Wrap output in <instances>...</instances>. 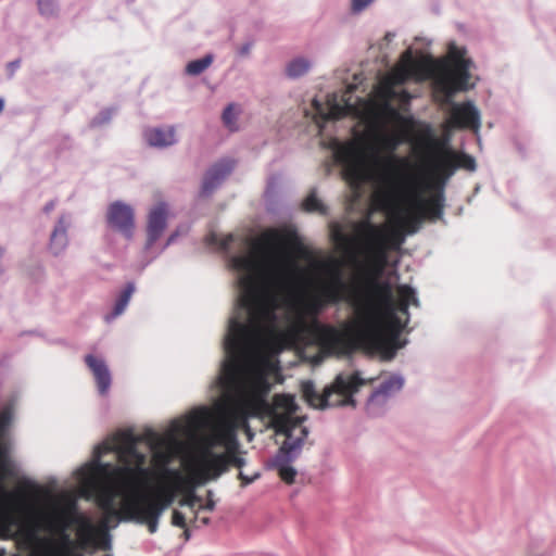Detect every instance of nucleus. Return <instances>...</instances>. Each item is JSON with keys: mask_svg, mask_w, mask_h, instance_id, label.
<instances>
[{"mask_svg": "<svg viewBox=\"0 0 556 556\" xmlns=\"http://www.w3.org/2000/svg\"><path fill=\"white\" fill-rule=\"evenodd\" d=\"M282 248L299 250L300 238L294 229L269 228L263 231L251 244L249 254L231 258L237 270L262 276L260 286L253 276L241 279L243 295L240 303L248 309L249 323L233 317L229 321L225 338L226 361L223 364L220 382L225 388L235 387L241 375V359L255 332L263 326L276 321L278 294L276 289L282 288L290 274V266L278 257Z\"/></svg>", "mask_w": 556, "mask_h": 556, "instance_id": "nucleus-1", "label": "nucleus"}, {"mask_svg": "<svg viewBox=\"0 0 556 556\" xmlns=\"http://www.w3.org/2000/svg\"><path fill=\"white\" fill-rule=\"evenodd\" d=\"M143 437L123 432L117 437V459L121 466L96 462L92 472L97 477L113 480V484L101 485L97 490L96 503L103 511L98 526L85 517H79L78 538L80 547L93 546L102 551L111 548L110 523L113 520L137 522V489L149 482L153 471L146 466L147 455L139 452L137 444Z\"/></svg>", "mask_w": 556, "mask_h": 556, "instance_id": "nucleus-2", "label": "nucleus"}, {"mask_svg": "<svg viewBox=\"0 0 556 556\" xmlns=\"http://www.w3.org/2000/svg\"><path fill=\"white\" fill-rule=\"evenodd\" d=\"M354 302V319L345 331L330 325H307L299 318L290 329L298 336L305 331L314 334L320 350L330 355H349L358 349L376 350L384 343V330L393 340L400 336L404 325L395 314V299L388 281L368 278L366 294L361 292Z\"/></svg>", "mask_w": 556, "mask_h": 556, "instance_id": "nucleus-3", "label": "nucleus"}, {"mask_svg": "<svg viewBox=\"0 0 556 556\" xmlns=\"http://www.w3.org/2000/svg\"><path fill=\"white\" fill-rule=\"evenodd\" d=\"M417 144L427 151L426 163L430 174V181L425 190L434 193L425 199L417 191L416 184L410 185V205L403 215L397 204L399 184L389 176L383 177L384 188L375 192L374 201L382 210L391 211L399 219L400 226L408 233H414L424 219H439L443 215L444 195L443 187L458 168L476 169V160L466 153L455 152L438 139L430 127L422 134Z\"/></svg>", "mask_w": 556, "mask_h": 556, "instance_id": "nucleus-4", "label": "nucleus"}, {"mask_svg": "<svg viewBox=\"0 0 556 556\" xmlns=\"http://www.w3.org/2000/svg\"><path fill=\"white\" fill-rule=\"evenodd\" d=\"M465 51L453 48L450 51V60L441 65L440 72L434 78L435 91L443 93V103H451L450 117L446 121L447 128L471 129L478 131L481 126L480 113L470 101L452 103L451 99L457 91L467 90L470 78V60L465 58Z\"/></svg>", "mask_w": 556, "mask_h": 556, "instance_id": "nucleus-5", "label": "nucleus"}, {"mask_svg": "<svg viewBox=\"0 0 556 556\" xmlns=\"http://www.w3.org/2000/svg\"><path fill=\"white\" fill-rule=\"evenodd\" d=\"M330 274V280L321 285L318 292L305 304L303 311L293 318L286 331L270 334L267 343L271 349L282 350L287 344L304 342L305 339L312 340L320 348V344L316 341L314 334L309 331H305L298 336L291 334L290 329L294 323L302 317L307 325H313L315 323L321 325L316 319V316L325 307L337 305L341 302L349 303L354 309V302L352 299L359 298L361 290L343 282L337 268H332Z\"/></svg>", "mask_w": 556, "mask_h": 556, "instance_id": "nucleus-6", "label": "nucleus"}, {"mask_svg": "<svg viewBox=\"0 0 556 556\" xmlns=\"http://www.w3.org/2000/svg\"><path fill=\"white\" fill-rule=\"evenodd\" d=\"M293 396L289 394H276L273 404H269V421L277 434L286 437L281 445L282 456L286 460L292 458V452L301 450L308 431L301 426L293 415L296 412Z\"/></svg>", "mask_w": 556, "mask_h": 556, "instance_id": "nucleus-7", "label": "nucleus"}, {"mask_svg": "<svg viewBox=\"0 0 556 556\" xmlns=\"http://www.w3.org/2000/svg\"><path fill=\"white\" fill-rule=\"evenodd\" d=\"M363 227L371 243V253L367 266L356 276L351 287L358 288L363 294H366V280L377 279L382 274L388 262V250L399 247L403 238L397 230H387L384 227H378L365 223Z\"/></svg>", "mask_w": 556, "mask_h": 556, "instance_id": "nucleus-8", "label": "nucleus"}, {"mask_svg": "<svg viewBox=\"0 0 556 556\" xmlns=\"http://www.w3.org/2000/svg\"><path fill=\"white\" fill-rule=\"evenodd\" d=\"M148 483L146 484V486ZM137 489V523L146 525L150 533H155L162 514L174 502V492L167 488L155 491Z\"/></svg>", "mask_w": 556, "mask_h": 556, "instance_id": "nucleus-9", "label": "nucleus"}, {"mask_svg": "<svg viewBox=\"0 0 556 556\" xmlns=\"http://www.w3.org/2000/svg\"><path fill=\"white\" fill-rule=\"evenodd\" d=\"M336 161L342 165L343 175L352 187H359L369 179L365 147L359 140L338 142L333 149Z\"/></svg>", "mask_w": 556, "mask_h": 556, "instance_id": "nucleus-10", "label": "nucleus"}, {"mask_svg": "<svg viewBox=\"0 0 556 556\" xmlns=\"http://www.w3.org/2000/svg\"><path fill=\"white\" fill-rule=\"evenodd\" d=\"M227 446V454H213L206 451L200 467L194 472L198 482H204L211 478H216L226 471L228 465L242 468L245 464L244 458L239 456L235 448L237 443H224Z\"/></svg>", "mask_w": 556, "mask_h": 556, "instance_id": "nucleus-11", "label": "nucleus"}, {"mask_svg": "<svg viewBox=\"0 0 556 556\" xmlns=\"http://www.w3.org/2000/svg\"><path fill=\"white\" fill-rule=\"evenodd\" d=\"M365 384V380L361 378L359 374L353 372L351 375L339 374L333 382L327 387V392H331L329 401L325 403V408L355 405L353 394L356 393Z\"/></svg>", "mask_w": 556, "mask_h": 556, "instance_id": "nucleus-12", "label": "nucleus"}, {"mask_svg": "<svg viewBox=\"0 0 556 556\" xmlns=\"http://www.w3.org/2000/svg\"><path fill=\"white\" fill-rule=\"evenodd\" d=\"M106 219L113 229L123 233L126 238H131L135 228L132 208L119 201L112 203L106 213Z\"/></svg>", "mask_w": 556, "mask_h": 556, "instance_id": "nucleus-13", "label": "nucleus"}, {"mask_svg": "<svg viewBox=\"0 0 556 556\" xmlns=\"http://www.w3.org/2000/svg\"><path fill=\"white\" fill-rule=\"evenodd\" d=\"M228 425L220 429L217 432V441L218 443H233L236 444V432L235 430L237 428H244L247 430V433L250 438H252V434L250 432L249 424H248V415L244 413V410L240 407L239 404H237L230 412L228 416Z\"/></svg>", "mask_w": 556, "mask_h": 556, "instance_id": "nucleus-14", "label": "nucleus"}, {"mask_svg": "<svg viewBox=\"0 0 556 556\" xmlns=\"http://www.w3.org/2000/svg\"><path fill=\"white\" fill-rule=\"evenodd\" d=\"M406 55L407 60L405 63L392 74L393 83L404 84L410 77L422 80L430 76L431 68L427 62L413 60L409 52H406Z\"/></svg>", "mask_w": 556, "mask_h": 556, "instance_id": "nucleus-15", "label": "nucleus"}, {"mask_svg": "<svg viewBox=\"0 0 556 556\" xmlns=\"http://www.w3.org/2000/svg\"><path fill=\"white\" fill-rule=\"evenodd\" d=\"M79 517L73 519L71 518L70 514L66 511H55L51 515L46 516L45 522L46 527L60 534V545L56 548H65V547H72L75 544L74 541L70 538V535L66 533V529L72 522H76L79 525L78 521Z\"/></svg>", "mask_w": 556, "mask_h": 556, "instance_id": "nucleus-16", "label": "nucleus"}, {"mask_svg": "<svg viewBox=\"0 0 556 556\" xmlns=\"http://www.w3.org/2000/svg\"><path fill=\"white\" fill-rule=\"evenodd\" d=\"M403 387V379L401 377L392 376L381 382L379 388L374 391L367 402V410L369 414H377L376 408L386 405L392 392L401 390Z\"/></svg>", "mask_w": 556, "mask_h": 556, "instance_id": "nucleus-17", "label": "nucleus"}, {"mask_svg": "<svg viewBox=\"0 0 556 556\" xmlns=\"http://www.w3.org/2000/svg\"><path fill=\"white\" fill-rule=\"evenodd\" d=\"M167 219L166 204L160 203L153 207L149 213L148 227H147V248H151L156 240L162 236Z\"/></svg>", "mask_w": 556, "mask_h": 556, "instance_id": "nucleus-18", "label": "nucleus"}, {"mask_svg": "<svg viewBox=\"0 0 556 556\" xmlns=\"http://www.w3.org/2000/svg\"><path fill=\"white\" fill-rule=\"evenodd\" d=\"M235 162L223 160L214 164L205 174L202 184V193L210 194L233 169Z\"/></svg>", "mask_w": 556, "mask_h": 556, "instance_id": "nucleus-19", "label": "nucleus"}, {"mask_svg": "<svg viewBox=\"0 0 556 556\" xmlns=\"http://www.w3.org/2000/svg\"><path fill=\"white\" fill-rule=\"evenodd\" d=\"M313 105L316 110V117L315 122L320 127H323L321 124L331 121V119H340L344 117L350 110L349 104H340L337 102L336 97L328 98L327 100V109H325L320 103H318L317 100L313 101Z\"/></svg>", "mask_w": 556, "mask_h": 556, "instance_id": "nucleus-20", "label": "nucleus"}, {"mask_svg": "<svg viewBox=\"0 0 556 556\" xmlns=\"http://www.w3.org/2000/svg\"><path fill=\"white\" fill-rule=\"evenodd\" d=\"M85 363L92 371L99 392L101 394H105L111 386V375L108 366L102 359H99L93 355H87L85 357Z\"/></svg>", "mask_w": 556, "mask_h": 556, "instance_id": "nucleus-21", "label": "nucleus"}, {"mask_svg": "<svg viewBox=\"0 0 556 556\" xmlns=\"http://www.w3.org/2000/svg\"><path fill=\"white\" fill-rule=\"evenodd\" d=\"M238 404L248 417L267 416L269 418V403L266 399L258 396L257 394H247Z\"/></svg>", "mask_w": 556, "mask_h": 556, "instance_id": "nucleus-22", "label": "nucleus"}, {"mask_svg": "<svg viewBox=\"0 0 556 556\" xmlns=\"http://www.w3.org/2000/svg\"><path fill=\"white\" fill-rule=\"evenodd\" d=\"M144 136L150 146L157 148L172 146L176 141L174 127L151 128Z\"/></svg>", "mask_w": 556, "mask_h": 556, "instance_id": "nucleus-23", "label": "nucleus"}, {"mask_svg": "<svg viewBox=\"0 0 556 556\" xmlns=\"http://www.w3.org/2000/svg\"><path fill=\"white\" fill-rule=\"evenodd\" d=\"M303 395L311 406L315 408H325V403L329 401L331 392H327V388H325L323 394H319L315 390V386L312 381H305L302 384Z\"/></svg>", "mask_w": 556, "mask_h": 556, "instance_id": "nucleus-24", "label": "nucleus"}, {"mask_svg": "<svg viewBox=\"0 0 556 556\" xmlns=\"http://www.w3.org/2000/svg\"><path fill=\"white\" fill-rule=\"evenodd\" d=\"M301 450H298L296 452H292V458L289 460H286L282 456L281 447L279 448V452L276 456V464L278 466V472L279 477L282 481H285L288 484H292L294 482L296 470L289 466V463L294 460V458L298 456Z\"/></svg>", "mask_w": 556, "mask_h": 556, "instance_id": "nucleus-25", "label": "nucleus"}, {"mask_svg": "<svg viewBox=\"0 0 556 556\" xmlns=\"http://www.w3.org/2000/svg\"><path fill=\"white\" fill-rule=\"evenodd\" d=\"M134 291H135L134 283H127V286L121 292V294L118 295V298H117V300L115 302V305H114V308H113V313H112V316H111L112 318L117 317L118 315H121L125 311V308L127 307Z\"/></svg>", "mask_w": 556, "mask_h": 556, "instance_id": "nucleus-26", "label": "nucleus"}, {"mask_svg": "<svg viewBox=\"0 0 556 556\" xmlns=\"http://www.w3.org/2000/svg\"><path fill=\"white\" fill-rule=\"evenodd\" d=\"M66 244V229L60 222L51 235V249L58 254Z\"/></svg>", "mask_w": 556, "mask_h": 556, "instance_id": "nucleus-27", "label": "nucleus"}, {"mask_svg": "<svg viewBox=\"0 0 556 556\" xmlns=\"http://www.w3.org/2000/svg\"><path fill=\"white\" fill-rule=\"evenodd\" d=\"M213 62L212 55H205L202 59L193 60L186 66V73L192 76L202 74Z\"/></svg>", "mask_w": 556, "mask_h": 556, "instance_id": "nucleus-28", "label": "nucleus"}, {"mask_svg": "<svg viewBox=\"0 0 556 556\" xmlns=\"http://www.w3.org/2000/svg\"><path fill=\"white\" fill-rule=\"evenodd\" d=\"M309 70V62L305 59L299 58L291 61L287 66V74L289 77L296 78L302 76Z\"/></svg>", "mask_w": 556, "mask_h": 556, "instance_id": "nucleus-29", "label": "nucleus"}, {"mask_svg": "<svg viewBox=\"0 0 556 556\" xmlns=\"http://www.w3.org/2000/svg\"><path fill=\"white\" fill-rule=\"evenodd\" d=\"M269 383L264 377H256L250 383L248 395L257 394L258 396L266 399V395L269 392Z\"/></svg>", "mask_w": 556, "mask_h": 556, "instance_id": "nucleus-30", "label": "nucleus"}, {"mask_svg": "<svg viewBox=\"0 0 556 556\" xmlns=\"http://www.w3.org/2000/svg\"><path fill=\"white\" fill-rule=\"evenodd\" d=\"M152 462L157 469H161L165 473H170L174 475L175 477H178L177 471H169L167 469V466L170 462V455L167 452L159 450L154 451L152 455Z\"/></svg>", "mask_w": 556, "mask_h": 556, "instance_id": "nucleus-31", "label": "nucleus"}, {"mask_svg": "<svg viewBox=\"0 0 556 556\" xmlns=\"http://www.w3.org/2000/svg\"><path fill=\"white\" fill-rule=\"evenodd\" d=\"M303 210L306 212H318L320 214L326 213V207L321 201L316 197L314 192L309 193L303 201Z\"/></svg>", "mask_w": 556, "mask_h": 556, "instance_id": "nucleus-32", "label": "nucleus"}, {"mask_svg": "<svg viewBox=\"0 0 556 556\" xmlns=\"http://www.w3.org/2000/svg\"><path fill=\"white\" fill-rule=\"evenodd\" d=\"M238 113L239 112L237 110V106L232 103L228 104L223 112V115H222L223 123L230 130L237 129L236 122H237Z\"/></svg>", "mask_w": 556, "mask_h": 556, "instance_id": "nucleus-33", "label": "nucleus"}, {"mask_svg": "<svg viewBox=\"0 0 556 556\" xmlns=\"http://www.w3.org/2000/svg\"><path fill=\"white\" fill-rule=\"evenodd\" d=\"M397 294H399V302L407 303L408 305H418V299L416 296L415 290L407 286L402 285L397 288Z\"/></svg>", "mask_w": 556, "mask_h": 556, "instance_id": "nucleus-34", "label": "nucleus"}, {"mask_svg": "<svg viewBox=\"0 0 556 556\" xmlns=\"http://www.w3.org/2000/svg\"><path fill=\"white\" fill-rule=\"evenodd\" d=\"M39 13L42 16H54L58 12L56 0H37Z\"/></svg>", "mask_w": 556, "mask_h": 556, "instance_id": "nucleus-35", "label": "nucleus"}, {"mask_svg": "<svg viewBox=\"0 0 556 556\" xmlns=\"http://www.w3.org/2000/svg\"><path fill=\"white\" fill-rule=\"evenodd\" d=\"M11 473L8 452L5 446L0 443V488L3 480Z\"/></svg>", "mask_w": 556, "mask_h": 556, "instance_id": "nucleus-36", "label": "nucleus"}, {"mask_svg": "<svg viewBox=\"0 0 556 556\" xmlns=\"http://www.w3.org/2000/svg\"><path fill=\"white\" fill-rule=\"evenodd\" d=\"M45 556H81L77 552V546L74 545L72 547H65V548H52L46 553Z\"/></svg>", "mask_w": 556, "mask_h": 556, "instance_id": "nucleus-37", "label": "nucleus"}, {"mask_svg": "<svg viewBox=\"0 0 556 556\" xmlns=\"http://www.w3.org/2000/svg\"><path fill=\"white\" fill-rule=\"evenodd\" d=\"M200 502L201 498L193 491H190L179 501V505L193 509Z\"/></svg>", "mask_w": 556, "mask_h": 556, "instance_id": "nucleus-38", "label": "nucleus"}, {"mask_svg": "<svg viewBox=\"0 0 556 556\" xmlns=\"http://www.w3.org/2000/svg\"><path fill=\"white\" fill-rule=\"evenodd\" d=\"M384 164L387 167L393 172H397L399 166L406 167L408 163L405 159H399L394 155H391L384 160Z\"/></svg>", "mask_w": 556, "mask_h": 556, "instance_id": "nucleus-39", "label": "nucleus"}, {"mask_svg": "<svg viewBox=\"0 0 556 556\" xmlns=\"http://www.w3.org/2000/svg\"><path fill=\"white\" fill-rule=\"evenodd\" d=\"M380 142L384 150L393 152L396 149L400 141L395 136H382L380 138Z\"/></svg>", "mask_w": 556, "mask_h": 556, "instance_id": "nucleus-40", "label": "nucleus"}, {"mask_svg": "<svg viewBox=\"0 0 556 556\" xmlns=\"http://www.w3.org/2000/svg\"><path fill=\"white\" fill-rule=\"evenodd\" d=\"M172 525L179 528H186V518L182 513L175 509L172 515Z\"/></svg>", "mask_w": 556, "mask_h": 556, "instance_id": "nucleus-41", "label": "nucleus"}, {"mask_svg": "<svg viewBox=\"0 0 556 556\" xmlns=\"http://www.w3.org/2000/svg\"><path fill=\"white\" fill-rule=\"evenodd\" d=\"M212 491H207V501L204 505H199V509H206V510H214L215 508V502L214 500L212 498Z\"/></svg>", "mask_w": 556, "mask_h": 556, "instance_id": "nucleus-42", "label": "nucleus"}, {"mask_svg": "<svg viewBox=\"0 0 556 556\" xmlns=\"http://www.w3.org/2000/svg\"><path fill=\"white\" fill-rule=\"evenodd\" d=\"M372 0H353L352 8L358 12L365 9Z\"/></svg>", "mask_w": 556, "mask_h": 556, "instance_id": "nucleus-43", "label": "nucleus"}, {"mask_svg": "<svg viewBox=\"0 0 556 556\" xmlns=\"http://www.w3.org/2000/svg\"><path fill=\"white\" fill-rule=\"evenodd\" d=\"M408 307L407 303L395 301V312L399 311L402 314L408 315Z\"/></svg>", "mask_w": 556, "mask_h": 556, "instance_id": "nucleus-44", "label": "nucleus"}, {"mask_svg": "<svg viewBox=\"0 0 556 556\" xmlns=\"http://www.w3.org/2000/svg\"><path fill=\"white\" fill-rule=\"evenodd\" d=\"M20 60L12 61L8 64L7 68L10 76H13L15 71L20 67Z\"/></svg>", "mask_w": 556, "mask_h": 556, "instance_id": "nucleus-45", "label": "nucleus"}, {"mask_svg": "<svg viewBox=\"0 0 556 556\" xmlns=\"http://www.w3.org/2000/svg\"><path fill=\"white\" fill-rule=\"evenodd\" d=\"M256 477L257 476L248 478L242 472L239 473V479L241 480L242 486H245V485L250 484L251 482H253Z\"/></svg>", "mask_w": 556, "mask_h": 556, "instance_id": "nucleus-46", "label": "nucleus"}, {"mask_svg": "<svg viewBox=\"0 0 556 556\" xmlns=\"http://www.w3.org/2000/svg\"><path fill=\"white\" fill-rule=\"evenodd\" d=\"M250 49H251V45L250 43H245L243 45L241 48H240V54L241 55H248L249 52H250Z\"/></svg>", "mask_w": 556, "mask_h": 556, "instance_id": "nucleus-47", "label": "nucleus"}, {"mask_svg": "<svg viewBox=\"0 0 556 556\" xmlns=\"http://www.w3.org/2000/svg\"><path fill=\"white\" fill-rule=\"evenodd\" d=\"M337 240L341 241V242H349L350 241V239L348 237H345L344 235H342V233H338L337 235Z\"/></svg>", "mask_w": 556, "mask_h": 556, "instance_id": "nucleus-48", "label": "nucleus"}, {"mask_svg": "<svg viewBox=\"0 0 556 556\" xmlns=\"http://www.w3.org/2000/svg\"><path fill=\"white\" fill-rule=\"evenodd\" d=\"M200 521H201L203 525H208V523H210V518H208V517H202V518H200Z\"/></svg>", "mask_w": 556, "mask_h": 556, "instance_id": "nucleus-49", "label": "nucleus"}, {"mask_svg": "<svg viewBox=\"0 0 556 556\" xmlns=\"http://www.w3.org/2000/svg\"><path fill=\"white\" fill-rule=\"evenodd\" d=\"M184 529H185V532H184L185 538H186V540H188V539H189V536H190L189 530H188V529H186V528H184Z\"/></svg>", "mask_w": 556, "mask_h": 556, "instance_id": "nucleus-50", "label": "nucleus"}, {"mask_svg": "<svg viewBox=\"0 0 556 556\" xmlns=\"http://www.w3.org/2000/svg\"><path fill=\"white\" fill-rule=\"evenodd\" d=\"M4 102L2 99H0V113L3 111Z\"/></svg>", "mask_w": 556, "mask_h": 556, "instance_id": "nucleus-51", "label": "nucleus"}, {"mask_svg": "<svg viewBox=\"0 0 556 556\" xmlns=\"http://www.w3.org/2000/svg\"><path fill=\"white\" fill-rule=\"evenodd\" d=\"M52 207H53V204L51 203V204L46 205L45 210H46V212H49Z\"/></svg>", "mask_w": 556, "mask_h": 556, "instance_id": "nucleus-52", "label": "nucleus"}, {"mask_svg": "<svg viewBox=\"0 0 556 556\" xmlns=\"http://www.w3.org/2000/svg\"><path fill=\"white\" fill-rule=\"evenodd\" d=\"M174 240V236H170V238L167 241V244H169Z\"/></svg>", "mask_w": 556, "mask_h": 556, "instance_id": "nucleus-53", "label": "nucleus"}, {"mask_svg": "<svg viewBox=\"0 0 556 556\" xmlns=\"http://www.w3.org/2000/svg\"><path fill=\"white\" fill-rule=\"evenodd\" d=\"M0 556H3V553H2V552H0Z\"/></svg>", "mask_w": 556, "mask_h": 556, "instance_id": "nucleus-54", "label": "nucleus"}, {"mask_svg": "<svg viewBox=\"0 0 556 556\" xmlns=\"http://www.w3.org/2000/svg\"><path fill=\"white\" fill-rule=\"evenodd\" d=\"M0 556H3V553H2V552H0Z\"/></svg>", "mask_w": 556, "mask_h": 556, "instance_id": "nucleus-55", "label": "nucleus"}]
</instances>
